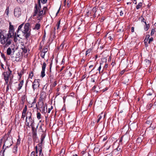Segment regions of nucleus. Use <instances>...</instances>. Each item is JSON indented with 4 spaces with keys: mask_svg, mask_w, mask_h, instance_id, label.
<instances>
[{
    "mask_svg": "<svg viewBox=\"0 0 156 156\" xmlns=\"http://www.w3.org/2000/svg\"><path fill=\"white\" fill-rule=\"evenodd\" d=\"M1 56H2V58H5V56L4 55V54H2Z\"/></svg>",
    "mask_w": 156,
    "mask_h": 156,
    "instance_id": "nucleus-64",
    "label": "nucleus"
},
{
    "mask_svg": "<svg viewBox=\"0 0 156 156\" xmlns=\"http://www.w3.org/2000/svg\"><path fill=\"white\" fill-rule=\"evenodd\" d=\"M46 64L45 62H44L42 66V70L41 72V76L43 77L45 76V70L46 67Z\"/></svg>",
    "mask_w": 156,
    "mask_h": 156,
    "instance_id": "nucleus-11",
    "label": "nucleus"
},
{
    "mask_svg": "<svg viewBox=\"0 0 156 156\" xmlns=\"http://www.w3.org/2000/svg\"><path fill=\"white\" fill-rule=\"evenodd\" d=\"M39 83L37 80H35L33 82L32 86L34 90L35 89L38 88L39 86Z\"/></svg>",
    "mask_w": 156,
    "mask_h": 156,
    "instance_id": "nucleus-9",
    "label": "nucleus"
},
{
    "mask_svg": "<svg viewBox=\"0 0 156 156\" xmlns=\"http://www.w3.org/2000/svg\"><path fill=\"white\" fill-rule=\"evenodd\" d=\"M26 115V113L23 112L22 113V115L21 116V118L23 119H24V118L25 117Z\"/></svg>",
    "mask_w": 156,
    "mask_h": 156,
    "instance_id": "nucleus-35",
    "label": "nucleus"
},
{
    "mask_svg": "<svg viewBox=\"0 0 156 156\" xmlns=\"http://www.w3.org/2000/svg\"><path fill=\"white\" fill-rule=\"evenodd\" d=\"M30 156H35V152L34 151H33L31 152Z\"/></svg>",
    "mask_w": 156,
    "mask_h": 156,
    "instance_id": "nucleus-48",
    "label": "nucleus"
},
{
    "mask_svg": "<svg viewBox=\"0 0 156 156\" xmlns=\"http://www.w3.org/2000/svg\"><path fill=\"white\" fill-rule=\"evenodd\" d=\"M46 94L44 92H42L40 95V98H43L45 97Z\"/></svg>",
    "mask_w": 156,
    "mask_h": 156,
    "instance_id": "nucleus-17",
    "label": "nucleus"
},
{
    "mask_svg": "<svg viewBox=\"0 0 156 156\" xmlns=\"http://www.w3.org/2000/svg\"><path fill=\"white\" fill-rule=\"evenodd\" d=\"M149 37L150 35L149 34H147L146 36V38L144 40V43H145L146 40H147V41H148Z\"/></svg>",
    "mask_w": 156,
    "mask_h": 156,
    "instance_id": "nucleus-31",
    "label": "nucleus"
},
{
    "mask_svg": "<svg viewBox=\"0 0 156 156\" xmlns=\"http://www.w3.org/2000/svg\"><path fill=\"white\" fill-rule=\"evenodd\" d=\"M64 152H65V150H64V149H63L61 151L60 153H64Z\"/></svg>",
    "mask_w": 156,
    "mask_h": 156,
    "instance_id": "nucleus-62",
    "label": "nucleus"
},
{
    "mask_svg": "<svg viewBox=\"0 0 156 156\" xmlns=\"http://www.w3.org/2000/svg\"><path fill=\"white\" fill-rule=\"evenodd\" d=\"M98 10V8L97 6H95L92 9V10L91 11V12L93 17L94 18L96 17V12Z\"/></svg>",
    "mask_w": 156,
    "mask_h": 156,
    "instance_id": "nucleus-10",
    "label": "nucleus"
},
{
    "mask_svg": "<svg viewBox=\"0 0 156 156\" xmlns=\"http://www.w3.org/2000/svg\"><path fill=\"white\" fill-rule=\"evenodd\" d=\"M122 151V150L121 147L118 146L117 148L114 149L112 152V154L115 155V156H120L121 154V153Z\"/></svg>",
    "mask_w": 156,
    "mask_h": 156,
    "instance_id": "nucleus-7",
    "label": "nucleus"
},
{
    "mask_svg": "<svg viewBox=\"0 0 156 156\" xmlns=\"http://www.w3.org/2000/svg\"><path fill=\"white\" fill-rule=\"evenodd\" d=\"M14 42H16L18 41H19L20 40V39H21V38L20 37V36H19V37L17 36V35L16 36V33H15V35L14 36Z\"/></svg>",
    "mask_w": 156,
    "mask_h": 156,
    "instance_id": "nucleus-13",
    "label": "nucleus"
},
{
    "mask_svg": "<svg viewBox=\"0 0 156 156\" xmlns=\"http://www.w3.org/2000/svg\"><path fill=\"white\" fill-rule=\"evenodd\" d=\"M13 31L9 30L6 35L5 36L3 33L0 32V41L1 44H5V47L8 46L11 43L12 40L9 39L13 35Z\"/></svg>",
    "mask_w": 156,
    "mask_h": 156,
    "instance_id": "nucleus-2",
    "label": "nucleus"
},
{
    "mask_svg": "<svg viewBox=\"0 0 156 156\" xmlns=\"http://www.w3.org/2000/svg\"><path fill=\"white\" fill-rule=\"evenodd\" d=\"M39 156H43V154L42 153L41 150H40Z\"/></svg>",
    "mask_w": 156,
    "mask_h": 156,
    "instance_id": "nucleus-52",
    "label": "nucleus"
},
{
    "mask_svg": "<svg viewBox=\"0 0 156 156\" xmlns=\"http://www.w3.org/2000/svg\"><path fill=\"white\" fill-rule=\"evenodd\" d=\"M32 128V132H33V136H37V133L36 131H35L33 128Z\"/></svg>",
    "mask_w": 156,
    "mask_h": 156,
    "instance_id": "nucleus-29",
    "label": "nucleus"
},
{
    "mask_svg": "<svg viewBox=\"0 0 156 156\" xmlns=\"http://www.w3.org/2000/svg\"><path fill=\"white\" fill-rule=\"evenodd\" d=\"M56 81H55L53 85V87H55L56 85Z\"/></svg>",
    "mask_w": 156,
    "mask_h": 156,
    "instance_id": "nucleus-61",
    "label": "nucleus"
},
{
    "mask_svg": "<svg viewBox=\"0 0 156 156\" xmlns=\"http://www.w3.org/2000/svg\"><path fill=\"white\" fill-rule=\"evenodd\" d=\"M14 14L15 16L19 17L21 14V9L19 7H16L14 10Z\"/></svg>",
    "mask_w": 156,
    "mask_h": 156,
    "instance_id": "nucleus-6",
    "label": "nucleus"
},
{
    "mask_svg": "<svg viewBox=\"0 0 156 156\" xmlns=\"http://www.w3.org/2000/svg\"><path fill=\"white\" fill-rule=\"evenodd\" d=\"M13 143L12 140L9 138H7L5 141L3 146V148L4 147L6 148H9L11 146Z\"/></svg>",
    "mask_w": 156,
    "mask_h": 156,
    "instance_id": "nucleus-4",
    "label": "nucleus"
},
{
    "mask_svg": "<svg viewBox=\"0 0 156 156\" xmlns=\"http://www.w3.org/2000/svg\"><path fill=\"white\" fill-rule=\"evenodd\" d=\"M153 41V38L152 37H151V38L149 39L148 43L150 44L151 42Z\"/></svg>",
    "mask_w": 156,
    "mask_h": 156,
    "instance_id": "nucleus-41",
    "label": "nucleus"
},
{
    "mask_svg": "<svg viewBox=\"0 0 156 156\" xmlns=\"http://www.w3.org/2000/svg\"><path fill=\"white\" fill-rule=\"evenodd\" d=\"M47 47H46L44 48H43L42 51L43 52L45 53L47 52L48 51V48H47Z\"/></svg>",
    "mask_w": 156,
    "mask_h": 156,
    "instance_id": "nucleus-28",
    "label": "nucleus"
},
{
    "mask_svg": "<svg viewBox=\"0 0 156 156\" xmlns=\"http://www.w3.org/2000/svg\"><path fill=\"white\" fill-rule=\"evenodd\" d=\"M102 114H103V113H102L100 115H99V116H98L99 118L97 121V123L99 122L100 119L102 118V116L101 115H102Z\"/></svg>",
    "mask_w": 156,
    "mask_h": 156,
    "instance_id": "nucleus-27",
    "label": "nucleus"
},
{
    "mask_svg": "<svg viewBox=\"0 0 156 156\" xmlns=\"http://www.w3.org/2000/svg\"><path fill=\"white\" fill-rule=\"evenodd\" d=\"M153 105H152V104L151 103H150L149 105L148 106V109H150L151 107L152 106H153Z\"/></svg>",
    "mask_w": 156,
    "mask_h": 156,
    "instance_id": "nucleus-50",
    "label": "nucleus"
},
{
    "mask_svg": "<svg viewBox=\"0 0 156 156\" xmlns=\"http://www.w3.org/2000/svg\"><path fill=\"white\" fill-rule=\"evenodd\" d=\"M65 44V42L64 41L60 45V46L59 47V49L61 50H62L64 47V45Z\"/></svg>",
    "mask_w": 156,
    "mask_h": 156,
    "instance_id": "nucleus-23",
    "label": "nucleus"
},
{
    "mask_svg": "<svg viewBox=\"0 0 156 156\" xmlns=\"http://www.w3.org/2000/svg\"><path fill=\"white\" fill-rule=\"evenodd\" d=\"M9 12V7H7L5 11V12L6 13V14H7V15H8Z\"/></svg>",
    "mask_w": 156,
    "mask_h": 156,
    "instance_id": "nucleus-38",
    "label": "nucleus"
},
{
    "mask_svg": "<svg viewBox=\"0 0 156 156\" xmlns=\"http://www.w3.org/2000/svg\"><path fill=\"white\" fill-rule=\"evenodd\" d=\"M9 30H12L13 31L14 30V27H13V26L12 25L11 23V22L9 23Z\"/></svg>",
    "mask_w": 156,
    "mask_h": 156,
    "instance_id": "nucleus-19",
    "label": "nucleus"
},
{
    "mask_svg": "<svg viewBox=\"0 0 156 156\" xmlns=\"http://www.w3.org/2000/svg\"><path fill=\"white\" fill-rule=\"evenodd\" d=\"M129 80V79H128L127 77H126L124 78V81L123 82H124L125 83H126L128 82Z\"/></svg>",
    "mask_w": 156,
    "mask_h": 156,
    "instance_id": "nucleus-22",
    "label": "nucleus"
},
{
    "mask_svg": "<svg viewBox=\"0 0 156 156\" xmlns=\"http://www.w3.org/2000/svg\"><path fill=\"white\" fill-rule=\"evenodd\" d=\"M37 118L38 119H39L41 118V114L40 112H38L37 114Z\"/></svg>",
    "mask_w": 156,
    "mask_h": 156,
    "instance_id": "nucleus-30",
    "label": "nucleus"
},
{
    "mask_svg": "<svg viewBox=\"0 0 156 156\" xmlns=\"http://www.w3.org/2000/svg\"><path fill=\"white\" fill-rule=\"evenodd\" d=\"M153 107L154 108H156V102L154 103V104L153 105Z\"/></svg>",
    "mask_w": 156,
    "mask_h": 156,
    "instance_id": "nucleus-53",
    "label": "nucleus"
},
{
    "mask_svg": "<svg viewBox=\"0 0 156 156\" xmlns=\"http://www.w3.org/2000/svg\"><path fill=\"white\" fill-rule=\"evenodd\" d=\"M45 135L44 134H42L41 137V142L42 143L45 137Z\"/></svg>",
    "mask_w": 156,
    "mask_h": 156,
    "instance_id": "nucleus-26",
    "label": "nucleus"
},
{
    "mask_svg": "<svg viewBox=\"0 0 156 156\" xmlns=\"http://www.w3.org/2000/svg\"><path fill=\"white\" fill-rule=\"evenodd\" d=\"M107 137H105L103 139V141H105L107 140Z\"/></svg>",
    "mask_w": 156,
    "mask_h": 156,
    "instance_id": "nucleus-63",
    "label": "nucleus"
},
{
    "mask_svg": "<svg viewBox=\"0 0 156 156\" xmlns=\"http://www.w3.org/2000/svg\"><path fill=\"white\" fill-rule=\"evenodd\" d=\"M125 72V70H122V71L121 72H120V74L121 75H122V74H123Z\"/></svg>",
    "mask_w": 156,
    "mask_h": 156,
    "instance_id": "nucleus-56",
    "label": "nucleus"
},
{
    "mask_svg": "<svg viewBox=\"0 0 156 156\" xmlns=\"http://www.w3.org/2000/svg\"><path fill=\"white\" fill-rule=\"evenodd\" d=\"M31 115L32 114L31 112H27L26 119H32Z\"/></svg>",
    "mask_w": 156,
    "mask_h": 156,
    "instance_id": "nucleus-15",
    "label": "nucleus"
},
{
    "mask_svg": "<svg viewBox=\"0 0 156 156\" xmlns=\"http://www.w3.org/2000/svg\"><path fill=\"white\" fill-rule=\"evenodd\" d=\"M27 110V106L26 105H25V106L24 108H23V110L22 112L26 113Z\"/></svg>",
    "mask_w": 156,
    "mask_h": 156,
    "instance_id": "nucleus-32",
    "label": "nucleus"
},
{
    "mask_svg": "<svg viewBox=\"0 0 156 156\" xmlns=\"http://www.w3.org/2000/svg\"><path fill=\"white\" fill-rule=\"evenodd\" d=\"M24 53H26L27 52V50L26 48H25L24 49H22Z\"/></svg>",
    "mask_w": 156,
    "mask_h": 156,
    "instance_id": "nucleus-45",
    "label": "nucleus"
},
{
    "mask_svg": "<svg viewBox=\"0 0 156 156\" xmlns=\"http://www.w3.org/2000/svg\"><path fill=\"white\" fill-rule=\"evenodd\" d=\"M21 45H22L21 46V49L22 50L24 49L25 48V46L24 45V44H21Z\"/></svg>",
    "mask_w": 156,
    "mask_h": 156,
    "instance_id": "nucleus-49",
    "label": "nucleus"
},
{
    "mask_svg": "<svg viewBox=\"0 0 156 156\" xmlns=\"http://www.w3.org/2000/svg\"><path fill=\"white\" fill-rule=\"evenodd\" d=\"M131 31L132 32H134V27H132L131 28Z\"/></svg>",
    "mask_w": 156,
    "mask_h": 156,
    "instance_id": "nucleus-60",
    "label": "nucleus"
},
{
    "mask_svg": "<svg viewBox=\"0 0 156 156\" xmlns=\"http://www.w3.org/2000/svg\"><path fill=\"white\" fill-rule=\"evenodd\" d=\"M40 24L38 23H37L35 26L34 29L38 30L40 27Z\"/></svg>",
    "mask_w": 156,
    "mask_h": 156,
    "instance_id": "nucleus-21",
    "label": "nucleus"
},
{
    "mask_svg": "<svg viewBox=\"0 0 156 156\" xmlns=\"http://www.w3.org/2000/svg\"><path fill=\"white\" fill-rule=\"evenodd\" d=\"M142 4L141 2H140L138 3V5L136 6V9H138L140 8L142 6Z\"/></svg>",
    "mask_w": 156,
    "mask_h": 156,
    "instance_id": "nucleus-20",
    "label": "nucleus"
},
{
    "mask_svg": "<svg viewBox=\"0 0 156 156\" xmlns=\"http://www.w3.org/2000/svg\"><path fill=\"white\" fill-rule=\"evenodd\" d=\"M152 93L151 92H149L147 94V95L151 96L152 95Z\"/></svg>",
    "mask_w": 156,
    "mask_h": 156,
    "instance_id": "nucleus-58",
    "label": "nucleus"
},
{
    "mask_svg": "<svg viewBox=\"0 0 156 156\" xmlns=\"http://www.w3.org/2000/svg\"><path fill=\"white\" fill-rule=\"evenodd\" d=\"M47 8L46 7H44L43 8V9L42 10L43 11V10H44V13H45V10L47 9ZM42 10L41 9V8L40 9V10L41 11V10Z\"/></svg>",
    "mask_w": 156,
    "mask_h": 156,
    "instance_id": "nucleus-44",
    "label": "nucleus"
},
{
    "mask_svg": "<svg viewBox=\"0 0 156 156\" xmlns=\"http://www.w3.org/2000/svg\"><path fill=\"white\" fill-rule=\"evenodd\" d=\"M45 54V53L43 52L42 51L41 52L40 55L42 58H44Z\"/></svg>",
    "mask_w": 156,
    "mask_h": 156,
    "instance_id": "nucleus-33",
    "label": "nucleus"
},
{
    "mask_svg": "<svg viewBox=\"0 0 156 156\" xmlns=\"http://www.w3.org/2000/svg\"><path fill=\"white\" fill-rule=\"evenodd\" d=\"M26 125L29 127L30 126H31L32 128L33 127V126H34L33 124L34 123V121L33 119H26Z\"/></svg>",
    "mask_w": 156,
    "mask_h": 156,
    "instance_id": "nucleus-8",
    "label": "nucleus"
},
{
    "mask_svg": "<svg viewBox=\"0 0 156 156\" xmlns=\"http://www.w3.org/2000/svg\"><path fill=\"white\" fill-rule=\"evenodd\" d=\"M52 107H51V108H49L48 109V113H49L50 112V111H51V110L52 109Z\"/></svg>",
    "mask_w": 156,
    "mask_h": 156,
    "instance_id": "nucleus-59",
    "label": "nucleus"
},
{
    "mask_svg": "<svg viewBox=\"0 0 156 156\" xmlns=\"http://www.w3.org/2000/svg\"><path fill=\"white\" fill-rule=\"evenodd\" d=\"M141 22H144L145 24H146V20L144 18H143V19L141 20Z\"/></svg>",
    "mask_w": 156,
    "mask_h": 156,
    "instance_id": "nucleus-46",
    "label": "nucleus"
},
{
    "mask_svg": "<svg viewBox=\"0 0 156 156\" xmlns=\"http://www.w3.org/2000/svg\"><path fill=\"white\" fill-rule=\"evenodd\" d=\"M12 71L10 72H4L3 75L4 76V79H9V77L10 76V75L11 74Z\"/></svg>",
    "mask_w": 156,
    "mask_h": 156,
    "instance_id": "nucleus-12",
    "label": "nucleus"
},
{
    "mask_svg": "<svg viewBox=\"0 0 156 156\" xmlns=\"http://www.w3.org/2000/svg\"><path fill=\"white\" fill-rule=\"evenodd\" d=\"M147 64H149L150 63V61L149 60L147 59H145L144 61Z\"/></svg>",
    "mask_w": 156,
    "mask_h": 156,
    "instance_id": "nucleus-43",
    "label": "nucleus"
},
{
    "mask_svg": "<svg viewBox=\"0 0 156 156\" xmlns=\"http://www.w3.org/2000/svg\"><path fill=\"white\" fill-rule=\"evenodd\" d=\"M137 141L139 143H140L142 141L140 137H139L137 139Z\"/></svg>",
    "mask_w": 156,
    "mask_h": 156,
    "instance_id": "nucleus-42",
    "label": "nucleus"
},
{
    "mask_svg": "<svg viewBox=\"0 0 156 156\" xmlns=\"http://www.w3.org/2000/svg\"><path fill=\"white\" fill-rule=\"evenodd\" d=\"M123 15V12L122 11H121L120 12V15L121 16H122Z\"/></svg>",
    "mask_w": 156,
    "mask_h": 156,
    "instance_id": "nucleus-57",
    "label": "nucleus"
},
{
    "mask_svg": "<svg viewBox=\"0 0 156 156\" xmlns=\"http://www.w3.org/2000/svg\"><path fill=\"white\" fill-rule=\"evenodd\" d=\"M95 76L92 75L91 76V81L92 82L94 83L95 82Z\"/></svg>",
    "mask_w": 156,
    "mask_h": 156,
    "instance_id": "nucleus-25",
    "label": "nucleus"
},
{
    "mask_svg": "<svg viewBox=\"0 0 156 156\" xmlns=\"http://www.w3.org/2000/svg\"><path fill=\"white\" fill-rule=\"evenodd\" d=\"M145 26L144 27V29L145 30V31H147L148 30L149 28V24H147V23L146 24H145Z\"/></svg>",
    "mask_w": 156,
    "mask_h": 156,
    "instance_id": "nucleus-24",
    "label": "nucleus"
},
{
    "mask_svg": "<svg viewBox=\"0 0 156 156\" xmlns=\"http://www.w3.org/2000/svg\"><path fill=\"white\" fill-rule=\"evenodd\" d=\"M87 15L88 16H92L91 11H90V12L89 11H88L87 12Z\"/></svg>",
    "mask_w": 156,
    "mask_h": 156,
    "instance_id": "nucleus-40",
    "label": "nucleus"
},
{
    "mask_svg": "<svg viewBox=\"0 0 156 156\" xmlns=\"http://www.w3.org/2000/svg\"><path fill=\"white\" fill-rule=\"evenodd\" d=\"M33 138L34 141L35 142H37L38 141V137H37V136H33Z\"/></svg>",
    "mask_w": 156,
    "mask_h": 156,
    "instance_id": "nucleus-18",
    "label": "nucleus"
},
{
    "mask_svg": "<svg viewBox=\"0 0 156 156\" xmlns=\"http://www.w3.org/2000/svg\"><path fill=\"white\" fill-rule=\"evenodd\" d=\"M154 29H152L151 30V35H153L154 33Z\"/></svg>",
    "mask_w": 156,
    "mask_h": 156,
    "instance_id": "nucleus-51",
    "label": "nucleus"
},
{
    "mask_svg": "<svg viewBox=\"0 0 156 156\" xmlns=\"http://www.w3.org/2000/svg\"><path fill=\"white\" fill-rule=\"evenodd\" d=\"M41 1L42 3L44 4L46 2L47 0H38V5H37V4H35L34 11V16L37 15L38 16H40L43 14V10H40V9L41 8L40 4Z\"/></svg>",
    "mask_w": 156,
    "mask_h": 156,
    "instance_id": "nucleus-3",
    "label": "nucleus"
},
{
    "mask_svg": "<svg viewBox=\"0 0 156 156\" xmlns=\"http://www.w3.org/2000/svg\"><path fill=\"white\" fill-rule=\"evenodd\" d=\"M17 151V146H15L12 149L13 153L16 154Z\"/></svg>",
    "mask_w": 156,
    "mask_h": 156,
    "instance_id": "nucleus-16",
    "label": "nucleus"
},
{
    "mask_svg": "<svg viewBox=\"0 0 156 156\" xmlns=\"http://www.w3.org/2000/svg\"><path fill=\"white\" fill-rule=\"evenodd\" d=\"M17 1L19 3H20V2L23 3V2H24V1H25V0H17Z\"/></svg>",
    "mask_w": 156,
    "mask_h": 156,
    "instance_id": "nucleus-47",
    "label": "nucleus"
},
{
    "mask_svg": "<svg viewBox=\"0 0 156 156\" xmlns=\"http://www.w3.org/2000/svg\"><path fill=\"white\" fill-rule=\"evenodd\" d=\"M33 76V72L29 74V78L32 79V77Z\"/></svg>",
    "mask_w": 156,
    "mask_h": 156,
    "instance_id": "nucleus-36",
    "label": "nucleus"
},
{
    "mask_svg": "<svg viewBox=\"0 0 156 156\" xmlns=\"http://www.w3.org/2000/svg\"><path fill=\"white\" fill-rule=\"evenodd\" d=\"M60 20H59V21H58L57 22V30H58V29L59 28V27L60 26Z\"/></svg>",
    "mask_w": 156,
    "mask_h": 156,
    "instance_id": "nucleus-34",
    "label": "nucleus"
},
{
    "mask_svg": "<svg viewBox=\"0 0 156 156\" xmlns=\"http://www.w3.org/2000/svg\"><path fill=\"white\" fill-rule=\"evenodd\" d=\"M23 80H22L21 81L20 83L18 85V87L17 88V90H19L22 87L23 84Z\"/></svg>",
    "mask_w": 156,
    "mask_h": 156,
    "instance_id": "nucleus-14",
    "label": "nucleus"
},
{
    "mask_svg": "<svg viewBox=\"0 0 156 156\" xmlns=\"http://www.w3.org/2000/svg\"><path fill=\"white\" fill-rule=\"evenodd\" d=\"M14 48H12L11 49L10 48H7L6 51V53L8 55H11V58H12V60L15 61H16L17 60L16 59V58L15 57V58H14V56H13V54H11V53L12 52H14Z\"/></svg>",
    "mask_w": 156,
    "mask_h": 156,
    "instance_id": "nucleus-5",
    "label": "nucleus"
},
{
    "mask_svg": "<svg viewBox=\"0 0 156 156\" xmlns=\"http://www.w3.org/2000/svg\"><path fill=\"white\" fill-rule=\"evenodd\" d=\"M23 26V23L19 26L18 30L16 31L17 36L19 37L20 35L19 34V31L21 30L24 34L23 35L26 39L27 40L29 39L30 35V24L29 23H26L24 26L23 29L22 30L21 29Z\"/></svg>",
    "mask_w": 156,
    "mask_h": 156,
    "instance_id": "nucleus-1",
    "label": "nucleus"
},
{
    "mask_svg": "<svg viewBox=\"0 0 156 156\" xmlns=\"http://www.w3.org/2000/svg\"><path fill=\"white\" fill-rule=\"evenodd\" d=\"M5 81V83L7 84V85H8V80H9V79H4Z\"/></svg>",
    "mask_w": 156,
    "mask_h": 156,
    "instance_id": "nucleus-55",
    "label": "nucleus"
},
{
    "mask_svg": "<svg viewBox=\"0 0 156 156\" xmlns=\"http://www.w3.org/2000/svg\"><path fill=\"white\" fill-rule=\"evenodd\" d=\"M42 143H41V142L40 143L38 144V145L39 147H42L41 146L42 145Z\"/></svg>",
    "mask_w": 156,
    "mask_h": 156,
    "instance_id": "nucleus-54",
    "label": "nucleus"
},
{
    "mask_svg": "<svg viewBox=\"0 0 156 156\" xmlns=\"http://www.w3.org/2000/svg\"><path fill=\"white\" fill-rule=\"evenodd\" d=\"M20 143V141L19 139H18L17 140V142L16 143V144L15 146H17L18 145H19Z\"/></svg>",
    "mask_w": 156,
    "mask_h": 156,
    "instance_id": "nucleus-37",
    "label": "nucleus"
},
{
    "mask_svg": "<svg viewBox=\"0 0 156 156\" xmlns=\"http://www.w3.org/2000/svg\"><path fill=\"white\" fill-rule=\"evenodd\" d=\"M91 51V50L90 49H88L86 51V55H87L88 54L90 53V52Z\"/></svg>",
    "mask_w": 156,
    "mask_h": 156,
    "instance_id": "nucleus-39",
    "label": "nucleus"
}]
</instances>
